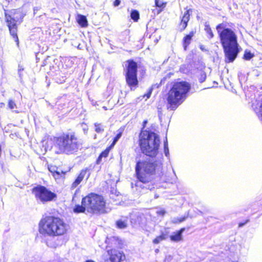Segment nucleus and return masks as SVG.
Returning <instances> with one entry per match:
<instances>
[{
  "instance_id": "nucleus-15",
  "label": "nucleus",
  "mask_w": 262,
  "mask_h": 262,
  "mask_svg": "<svg viewBox=\"0 0 262 262\" xmlns=\"http://www.w3.org/2000/svg\"><path fill=\"white\" fill-rule=\"evenodd\" d=\"M77 21L79 25L82 27H85L88 26L87 19L84 15L80 14L78 15Z\"/></svg>"
},
{
  "instance_id": "nucleus-1",
  "label": "nucleus",
  "mask_w": 262,
  "mask_h": 262,
  "mask_svg": "<svg viewBox=\"0 0 262 262\" xmlns=\"http://www.w3.org/2000/svg\"><path fill=\"white\" fill-rule=\"evenodd\" d=\"M163 164L161 159L137 162L135 172L137 181L135 186L141 189L152 190L154 188L152 183L154 176H160L162 173Z\"/></svg>"
},
{
  "instance_id": "nucleus-14",
  "label": "nucleus",
  "mask_w": 262,
  "mask_h": 262,
  "mask_svg": "<svg viewBox=\"0 0 262 262\" xmlns=\"http://www.w3.org/2000/svg\"><path fill=\"white\" fill-rule=\"evenodd\" d=\"M194 33L195 32L192 31L184 37L183 41V47L185 50H187L188 46L190 43L192 37L194 36Z\"/></svg>"
},
{
  "instance_id": "nucleus-16",
  "label": "nucleus",
  "mask_w": 262,
  "mask_h": 262,
  "mask_svg": "<svg viewBox=\"0 0 262 262\" xmlns=\"http://www.w3.org/2000/svg\"><path fill=\"white\" fill-rule=\"evenodd\" d=\"M86 209V207L84 206L82 203L81 205H76L73 209V211L75 213H83Z\"/></svg>"
},
{
  "instance_id": "nucleus-30",
  "label": "nucleus",
  "mask_w": 262,
  "mask_h": 262,
  "mask_svg": "<svg viewBox=\"0 0 262 262\" xmlns=\"http://www.w3.org/2000/svg\"><path fill=\"white\" fill-rule=\"evenodd\" d=\"M121 136H122L121 133H119L117 134V135L115 136V137L114 139L113 144H115L118 141V140L120 138Z\"/></svg>"
},
{
  "instance_id": "nucleus-34",
  "label": "nucleus",
  "mask_w": 262,
  "mask_h": 262,
  "mask_svg": "<svg viewBox=\"0 0 262 262\" xmlns=\"http://www.w3.org/2000/svg\"><path fill=\"white\" fill-rule=\"evenodd\" d=\"M155 4H156L157 7H160V8L164 7V4H160V3H159V2H158V0H156Z\"/></svg>"
},
{
  "instance_id": "nucleus-29",
  "label": "nucleus",
  "mask_w": 262,
  "mask_h": 262,
  "mask_svg": "<svg viewBox=\"0 0 262 262\" xmlns=\"http://www.w3.org/2000/svg\"><path fill=\"white\" fill-rule=\"evenodd\" d=\"M108 152L109 151L107 149L103 151L98 157V160L102 157H106L108 154Z\"/></svg>"
},
{
  "instance_id": "nucleus-26",
  "label": "nucleus",
  "mask_w": 262,
  "mask_h": 262,
  "mask_svg": "<svg viewBox=\"0 0 262 262\" xmlns=\"http://www.w3.org/2000/svg\"><path fill=\"white\" fill-rule=\"evenodd\" d=\"M164 153L166 157H168L169 155V149L168 147V142L167 139L164 141Z\"/></svg>"
},
{
  "instance_id": "nucleus-27",
  "label": "nucleus",
  "mask_w": 262,
  "mask_h": 262,
  "mask_svg": "<svg viewBox=\"0 0 262 262\" xmlns=\"http://www.w3.org/2000/svg\"><path fill=\"white\" fill-rule=\"evenodd\" d=\"M186 218H187V217H186V216H184L183 217H180V218H174L172 220V223H175V224L180 223H181V222L184 221Z\"/></svg>"
},
{
  "instance_id": "nucleus-20",
  "label": "nucleus",
  "mask_w": 262,
  "mask_h": 262,
  "mask_svg": "<svg viewBox=\"0 0 262 262\" xmlns=\"http://www.w3.org/2000/svg\"><path fill=\"white\" fill-rule=\"evenodd\" d=\"M86 169L82 170L79 174L78 175V176L77 177V178H76V179L75 180V181L79 184H80L81 182V181L84 178L86 173Z\"/></svg>"
},
{
  "instance_id": "nucleus-22",
  "label": "nucleus",
  "mask_w": 262,
  "mask_h": 262,
  "mask_svg": "<svg viewBox=\"0 0 262 262\" xmlns=\"http://www.w3.org/2000/svg\"><path fill=\"white\" fill-rule=\"evenodd\" d=\"M95 131L97 133H101L104 131V126L100 123H95L94 124Z\"/></svg>"
},
{
  "instance_id": "nucleus-13",
  "label": "nucleus",
  "mask_w": 262,
  "mask_h": 262,
  "mask_svg": "<svg viewBox=\"0 0 262 262\" xmlns=\"http://www.w3.org/2000/svg\"><path fill=\"white\" fill-rule=\"evenodd\" d=\"M185 228H181L180 230L173 233V234L170 235V238L172 241L179 242L182 239V233L185 231Z\"/></svg>"
},
{
  "instance_id": "nucleus-37",
  "label": "nucleus",
  "mask_w": 262,
  "mask_h": 262,
  "mask_svg": "<svg viewBox=\"0 0 262 262\" xmlns=\"http://www.w3.org/2000/svg\"><path fill=\"white\" fill-rule=\"evenodd\" d=\"M38 10H39V9L37 7L34 8V13H35L36 11H38Z\"/></svg>"
},
{
  "instance_id": "nucleus-25",
  "label": "nucleus",
  "mask_w": 262,
  "mask_h": 262,
  "mask_svg": "<svg viewBox=\"0 0 262 262\" xmlns=\"http://www.w3.org/2000/svg\"><path fill=\"white\" fill-rule=\"evenodd\" d=\"M206 78V75L205 73L203 71H201L200 73V77H199V81L202 83L204 82Z\"/></svg>"
},
{
  "instance_id": "nucleus-5",
  "label": "nucleus",
  "mask_w": 262,
  "mask_h": 262,
  "mask_svg": "<svg viewBox=\"0 0 262 262\" xmlns=\"http://www.w3.org/2000/svg\"><path fill=\"white\" fill-rule=\"evenodd\" d=\"M160 143L159 136L154 132L143 130L140 134L141 149L147 156L155 157L158 155Z\"/></svg>"
},
{
  "instance_id": "nucleus-24",
  "label": "nucleus",
  "mask_w": 262,
  "mask_h": 262,
  "mask_svg": "<svg viewBox=\"0 0 262 262\" xmlns=\"http://www.w3.org/2000/svg\"><path fill=\"white\" fill-rule=\"evenodd\" d=\"M8 105V107L11 110L16 107V104L15 102L12 99L9 100Z\"/></svg>"
},
{
  "instance_id": "nucleus-17",
  "label": "nucleus",
  "mask_w": 262,
  "mask_h": 262,
  "mask_svg": "<svg viewBox=\"0 0 262 262\" xmlns=\"http://www.w3.org/2000/svg\"><path fill=\"white\" fill-rule=\"evenodd\" d=\"M139 12L136 10H133L130 12V17L134 21H137L139 19Z\"/></svg>"
},
{
  "instance_id": "nucleus-39",
  "label": "nucleus",
  "mask_w": 262,
  "mask_h": 262,
  "mask_svg": "<svg viewBox=\"0 0 262 262\" xmlns=\"http://www.w3.org/2000/svg\"><path fill=\"white\" fill-rule=\"evenodd\" d=\"M85 262H95L94 260L91 259L86 260Z\"/></svg>"
},
{
  "instance_id": "nucleus-42",
  "label": "nucleus",
  "mask_w": 262,
  "mask_h": 262,
  "mask_svg": "<svg viewBox=\"0 0 262 262\" xmlns=\"http://www.w3.org/2000/svg\"><path fill=\"white\" fill-rule=\"evenodd\" d=\"M146 122H147V121H144V124L146 123Z\"/></svg>"
},
{
  "instance_id": "nucleus-3",
  "label": "nucleus",
  "mask_w": 262,
  "mask_h": 262,
  "mask_svg": "<svg viewBox=\"0 0 262 262\" xmlns=\"http://www.w3.org/2000/svg\"><path fill=\"white\" fill-rule=\"evenodd\" d=\"M190 88L191 85L188 82L181 81L174 82L167 94V110L175 111L186 99Z\"/></svg>"
},
{
  "instance_id": "nucleus-12",
  "label": "nucleus",
  "mask_w": 262,
  "mask_h": 262,
  "mask_svg": "<svg viewBox=\"0 0 262 262\" xmlns=\"http://www.w3.org/2000/svg\"><path fill=\"white\" fill-rule=\"evenodd\" d=\"M190 14L189 10H186V11L183 14L181 23L179 25V27L181 31L185 29L187 26V23L189 20Z\"/></svg>"
},
{
  "instance_id": "nucleus-7",
  "label": "nucleus",
  "mask_w": 262,
  "mask_h": 262,
  "mask_svg": "<svg viewBox=\"0 0 262 262\" xmlns=\"http://www.w3.org/2000/svg\"><path fill=\"white\" fill-rule=\"evenodd\" d=\"M81 203L86 207V210L90 213L105 212V202L101 195L91 193L82 199Z\"/></svg>"
},
{
  "instance_id": "nucleus-38",
  "label": "nucleus",
  "mask_w": 262,
  "mask_h": 262,
  "mask_svg": "<svg viewBox=\"0 0 262 262\" xmlns=\"http://www.w3.org/2000/svg\"><path fill=\"white\" fill-rule=\"evenodd\" d=\"M150 93H151L150 92V93H148L146 95L147 98H149V97L150 96Z\"/></svg>"
},
{
  "instance_id": "nucleus-8",
  "label": "nucleus",
  "mask_w": 262,
  "mask_h": 262,
  "mask_svg": "<svg viewBox=\"0 0 262 262\" xmlns=\"http://www.w3.org/2000/svg\"><path fill=\"white\" fill-rule=\"evenodd\" d=\"M5 17L10 33L16 42L17 46L18 47L19 40L17 34L16 23L19 19H21L23 16L20 14L19 10H13L11 12V14L5 13Z\"/></svg>"
},
{
  "instance_id": "nucleus-10",
  "label": "nucleus",
  "mask_w": 262,
  "mask_h": 262,
  "mask_svg": "<svg viewBox=\"0 0 262 262\" xmlns=\"http://www.w3.org/2000/svg\"><path fill=\"white\" fill-rule=\"evenodd\" d=\"M137 67H127L125 70V80L131 90H134L138 85Z\"/></svg>"
},
{
  "instance_id": "nucleus-43",
  "label": "nucleus",
  "mask_w": 262,
  "mask_h": 262,
  "mask_svg": "<svg viewBox=\"0 0 262 262\" xmlns=\"http://www.w3.org/2000/svg\"><path fill=\"white\" fill-rule=\"evenodd\" d=\"M160 156H161V158H162V154H161V155H160Z\"/></svg>"
},
{
  "instance_id": "nucleus-6",
  "label": "nucleus",
  "mask_w": 262,
  "mask_h": 262,
  "mask_svg": "<svg viewBox=\"0 0 262 262\" xmlns=\"http://www.w3.org/2000/svg\"><path fill=\"white\" fill-rule=\"evenodd\" d=\"M55 145L59 150L58 153L71 155L78 150L81 144L75 135L70 133L56 138Z\"/></svg>"
},
{
  "instance_id": "nucleus-11",
  "label": "nucleus",
  "mask_w": 262,
  "mask_h": 262,
  "mask_svg": "<svg viewBox=\"0 0 262 262\" xmlns=\"http://www.w3.org/2000/svg\"><path fill=\"white\" fill-rule=\"evenodd\" d=\"M109 258L105 259L104 262H121L125 256L121 252L115 249L107 251Z\"/></svg>"
},
{
  "instance_id": "nucleus-32",
  "label": "nucleus",
  "mask_w": 262,
  "mask_h": 262,
  "mask_svg": "<svg viewBox=\"0 0 262 262\" xmlns=\"http://www.w3.org/2000/svg\"><path fill=\"white\" fill-rule=\"evenodd\" d=\"M126 62L127 63V66H137V63L134 61L133 59L128 60Z\"/></svg>"
},
{
  "instance_id": "nucleus-41",
  "label": "nucleus",
  "mask_w": 262,
  "mask_h": 262,
  "mask_svg": "<svg viewBox=\"0 0 262 262\" xmlns=\"http://www.w3.org/2000/svg\"><path fill=\"white\" fill-rule=\"evenodd\" d=\"M79 191V189H76V191H75V194H76V193L77 191Z\"/></svg>"
},
{
  "instance_id": "nucleus-19",
  "label": "nucleus",
  "mask_w": 262,
  "mask_h": 262,
  "mask_svg": "<svg viewBox=\"0 0 262 262\" xmlns=\"http://www.w3.org/2000/svg\"><path fill=\"white\" fill-rule=\"evenodd\" d=\"M254 55L250 51L246 50L244 52L243 58L245 60H249L254 57Z\"/></svg>"
},
{
  "instance_id": "nucleus-9",
  "label": "nucleus",
  "mask_w": 262,
  "mask_h": 262,
  "mask_svg": "<svg viewBox=\"0 0 262 262\" xmlns=\"http://www.w3.org/2000/svg\"><path fill=\"white\" fill-rule=\"evenodd\" d=\"M32 192L36 199L42 203L52 201L57 197L56 194L43 186L38 185L33 188Z\"/></svg>"
},
{
  "instance_id": "nucleus-18",
  "label": "nucleus",
  "mask_w": 262,
  "mask_h": 262,
  "mask_svg": "<svg viewBox=\"0 0 262 262\" xmlns=\"http://www.w3.org/2000/svg\"><path fill=\"white\" fill-rule=\"evenodd\" d=\"M205 30L206 33L207 34L208 38H212L213 37L214 35L211 30V29L210 26L209 25V24H208L206 23H205Z\"/></svg>"
},
{
  "instance_id": "nucleus-2",
  "label": "nucleus",
  "mask_w": 262,
  "mask_h": 262,
  "mask_svg": "<svg viewBox=\"0 0 262 262\" xmlns=\"http://www.w3.org/2000/svg\"><path fill=\"white\" fill-rule=\"evenodd\" d=\"M216 30L225 54L226 61L227 62H232L238 52L236 35L231 29L225 28L223 24H219Z\"/></svg>"
},
{
  "instance_id": "nucleus-4",
  "label": "nucleus",
  "mask_w": 262,
  "mask_h": 262,
  "mask_svg": "<svg viewBox=\"0 0 262 262\" xmlns=\"http://www.w3.org/2000/svg\"><path fill=\"white\" fill-rule=\"evenodd\" d=\"M39 232L50 236H57L64 234L67 230V226L64 221L59 217L47 216L39 223Z\"/></svg>"
},
{
  "instance_id": "nucleus-36",
  "label": "nucleus",
  "mask_w": 262,
  "mask_h": 262,
  "mask_svg": "<svg viewBox=\"0 0 262 262\" xmlns=\"http://www.w3.org/2000/svg\"><path fill=\"white\" fill-rule=\"evenodd\" d=\"M248 222V220H247L245 223H240L238 225L239 227H242L244 226L247 222Z\"/></svg>"
},
{
  "instance_id": "nucleus-40",
  "label": "nucleus",
  "mask_w": 262,
  "mask_h": 262,
  "mask_svg": "<svg viewBox=\"0 0 262 262\" xmlns=\"http://www.w3.org/2000/svg\"><path fill=\"white\" fill-rule=\"evenodd\" d=\"M6 1H7L8 3H9L10 2L12 1V0H5Z\"/></svg>"
},
{
  "instance_id": "nucleus-35",
  "label": "nucleus",
  "mask_w": 262,
  "mask_h": 262,
  "mask_svg": "<svg viewBox=\"0 0 262 262\" xmlns=\"http://www.w3.org/2000/svg\"><path fill=\"white\" fill-rule=\"evenodd\" d=\"M120 0H115L114 2V5L115 7L118 6L120 4Z\"/></svg>"
},
{
  "instance_id": "nucleus-23",
  "label": "nucleus",
  "mask_w": 262,
  "mask_h": 262,
  "mask_svg": "<svg viewBox=\"0 0 262 262\" xmlns=\"http://www.w3.org/2000/svg\"><path fill=\"white\" fill-rule=\"evenodd\" d=\"M165 239L166 235L162 234L161 235L157 236L156 238H155L153 241V243L155 244H158Z\"/></svg>"
},
{
  "instance_id": "nucleus-31",
  "label": "nucleus",
  "mask_w": 262,
  "mask_h": 262,
  "mask_svg": "<svg viewBox=\"0 0 262 262\" xmlns=\"http://www.w3.org/2000/svg\"><path fill=\"white\" fill-rule=\"evenodd\" d=\"M166 213V211L163 209H161L157 211V214L159 215L164 216Z\"/></svg>"
},
{
  "instance_id": "nucleus-28",
  "label": "nucleus",
  "mask_w": 262,
  "mask_h": 262,
  "mask_svg": "<svg viewBox=\"0 0 262 262\" xmlns=\"http://www.w3.org/2000/svg\"><path fill=\"white\" fill-rule=\"evenodd\" d=\"M238 79L240 83L242 84L243 81L247 80V77L242 74V73H239Z\"/></svg>"
},
{
  "instance_id": "nucleus-21",
  "label": "nucleus",
  "mask_w": 262,
  "mask_h": 262,
  "mask_svg": "<svg viewBox=\"0 0 262 262\" xmlns=\"http://www.w3.org/2000/svg\"><path fill=\"white\" fill-rule=\"evenodd\" d=\"M127 225V221L119 220L116 222V226L118 228L124 229Z\"/></svg>"
},
{
  "instance_id": "nucleus-33",
  "label": "nucleus",
  "mask_w": 262,
  "mask_h": 262,
  "mask_svg": "<svg viewBox=\"0 0 262 262\" xmlns=\"http://www.w3.org/2000/svg\"><path fill=\"white\" fill-rule=\"evenodd\" d=\"M79 184L76 181H75L71 185V189H75Z\"/></svg>"
}]
</instances>
